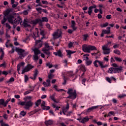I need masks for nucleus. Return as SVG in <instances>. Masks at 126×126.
Wrapping results in <instances>:
<instances>
[{"instance_id":"54","label":"nucleus","mask_w":126,"mask_h":126,"mask_svg":"<svg viewBox=\"0 0 126 126\" xmlns=\"http://www.w3.org/2000/svg\"><path fill=\"white\" fill-rule=\"evenodd\" d=\"M3 118L5 119V120H7V119H8V116L7 115V114H5L3 115Z\"/></svg>"},{"instance_id":"45","label":"nucleus","mask_w":126,"mask_h":126,"mask_svg":"<svg viewBox=\"0 0 126 126\" xmlns=\"http://www.w3.org/2000/svg\"><path fill=\"white\" fill-rule=\"evenodd\" d=\"M18 4H19L18 2L15 1V3L13 4L12 6V7H13L14 8L16 7V6H17V5H18Z\"/></svg>"},{"instance_id":"8","label":"nucleus","mask_w":126,"mask_h":126,"mask_svg":"<svg viewBox=\"0 0 126 126\" xmlns=\"http://www.w3.org/2000/svg\"><path fill=\"white\" fill-rule=\"evenodd\" d=\"M67 93L69 94L67 98L74 100L76 98V91L72 89H69Z\"/></svg>"},{"instance_id":"53","label":"nucleus","mask_w":126,"mask_h":126,"mask_svg":"<svg viewBox=\"0 0 126 126\" xmlns=\"http://www.w3.org/2000/svg\"><path fill=\"white\" fill-rule=\"evenodd\" d=\"M4 51V49H2V47L0 48V53H1L2 55H4V52H3Z\"/></svg>"},{"instance_id":"49","label":"nucleus","mask_w":126,"mask_h":126,"mask_svg":"<svg viewBox=\"0 0 126 126\" xmlns=\"http://www.w3.org/2000/svg\"><path fill=\"white\" fill-rule=\"evenodd\" d=\"M41 104V99H38L37 102L35 103V105L37 107Z\"/></svg>"},{"instance_id":"24","label":"nucleus","mask_w":126,"mask_h":126,"mask_svg":"<svg viewBox=\"0 0 126 126\" xmlns=\"http://www.w3.org/2000/svg\"><path fill=\"white\" fill-rule=\"evenodd\" d=\"M53 54L56 56H58V57H60V58H62L63 57V54L62 53V52H61V50H59L57 52H54Z\"/></svg>"},{"instance_id":"7","label":"nucleus","mask_w":126,"mask_h":126,"mask_svg":"<svg viewBox=\"0 0 126 126\" xmlns=\"http://www.w3.org/2000/svg\"><path fill=\"white\" fill-rule=\"evenodd\" d=\"M44 46L45 47L42 48V51L45 54V55H50V53L49 51H50V50H54V47L49 45V43L47 42L44 43Z\"/></svg>"},{"instance_id":"46","label":"nucleus","mask_w":126,"mask_h":126,"mask_svg":"<svg viewBox=\"0 0 126 126\" xmlns=\"http://www.w3.org/2000/svg\"><path fill=\"white\" fill-rule=\"evenodd\" d=\"M52 106L54 109H55V111H57V110H59L60 109V107L56 106V104H53Z\"/></svg>"},{"instance_id":"36","label":"nucleus","mask_w":126,"mask_h":126,"mask_svg":"<svg viewBox=\"0 0 126 126\" xmlns=\"http://www.w3.org/2000/svg\"><path fill=\"white\" fill-rule=\"evenodd\" d=\"M102 32H103L104 34H110V33H111V31L110 30H103L102 31Z\"/></svg>"},{"instance_id":"64","label":"nucleus","mask_w":126,"mask_h":126,"mask_svg":"<svg viewBox=\"0 0 126 126\" xmlns=\"http://www.w3.org/2000/svg\"><path fill=\"white\" fill-rule=\"evenodd\" d=\"M111 15H107L106 16V19H111Z\"/></svg>"},{"instance_id":"55","label":"nucleus","mask_w":126,"mask_h":126,"mask_svg":"<svg viewBox=\"0 0 126 126\" xmlns=\"http://www.w3.org/2000/svg\"><path fill=\"white\" fill-rule=\"evenodd\" d=\"M14 53V47H12L11 51H9V54H13Z\"/></svg>"},{"instance_id":"56","label":"nucleus","mask_w":126,"mask_h":126,"mask_svg":"<svg viewBox=\"0 0 126 126\" xmlns=\"http://www.w3.org/2000/svg\"><path fill=\"white\" fill-rule=\"evenodd\" d=\"M126 94H120L118 96L119 98H124V97H126Z\"/></svg>"},{"instance_id":"57","label":"nucleus","mask_w":126,"mask_h":126,"mask_svg":"<svg viewBox=\"0 0 126 126\" xmlns=\"http://www.w3.org/2000/svg\"><path fill=\"white\" fill-rule=\"evenodd\" d=\"M28 76L27 75H25V82H27V81H28Z\"/></svg>"},{"instance_id":"15","label":"nucleus","mask_w":126,"mask_h":126,"mask_svg":"<svg viewBox=\"0 0 126 126\" xmlns=\"http://www.w3.org/2000/svg\"><path fill=\"white\" fill-rule=\"evenodd\" d=\"M25 65V63L24 62H22L20 63L18 65H17V71L19 72V71L21 68H23V66Z\"/></svg>"},{"instance_id":"63","label":"nucleus","mask_w":126,"mask_h":126,"mask_svg":"<svg viewBox=\"0 0 126 126\" xmlns=\"http://www.w3.org/2000/svg\"><path fill=\"white\" fill-rule=\"evenodd\" d=\"M9 101H10V98H8L6 101L5 102V104H6V106L7 105V104H8V102H9Z\"/></svg>"},{"instance_id":"61","label":"nucleus","mask_w":126,"mask_h":126,"mask_svg":"<svg viewBox=\"0 0 126 126\" xmlns=\"http://www.w3.org/2000/svg\"><path fill=\"white\" fill-rule=\"evenodd\" d=\"M2 74H4V75H7L8 74V72L6 71H3L2 72Z\"/></svg>"},{"instance_id":"50","label":"nucleus","mask_w":126,"mask_h":126,"mask_svg":"<svg viewBox=\"0 0 126 126\" xmlns=\"http://www.w3.org/2000/svg\"><path fill=\"white\" fill-rule=\"evenodd\" d=\"M114 59L115 60H116L117 62H122V59L119 57H115Z\"/></svg>"},{"instance_id":"20","label":"nucleus","mask_w":126,"mask_h":126,"mask_svg":"<svg viewBox=\"0 0 126 126\" xmlns=\"http://www.w3.org/2000/svg\"><path fill=\"white\" fill-rule=\"evenodd\" d=\"M88 121H89V118H88V117L87 116L84 117L83 118H81V123L82 124H85V123H87Z\"/></svg>"},{"instance_id":"47","label":"nucleus","mask_w":126,"mask_h":126,"mask_svg":"<svg viewBox=\"0 0 126 126\" xmlns=\"http://www.w3.org/2000/svg\"><path fill=\"white\" fill-rule=\"evenodd\" d=\"M46 66H48L49 68H52V67H53V65L51 64V63H46Z\"/></svg>"},{"instance_id":"35","label":"nucleus","mask_w":126,"mask_h":126,"mask_svg":"<svg viewBox=\"0 0 126 126\" xmlns=\"http://www.w3.org/2000/svg\"><path fill=\"white\" fill-rule=\"evenodd\" d=\"M115 113L114 111H110L108 113L107 117H111V116H115Z\"/></svg>"},{"instance_id":"62","label":"nucleus","mask_w":126,"mask_h":126,"mask_svg":"<svg viewBox=\"0 0 126 126\" xmlns=\"http://www.w3.org/2000/svg\"><path fill=\"white\" fill-rule=\"evenodd\" d=\"M5 65H6V64H5V63L4 62V63L0 64V67H2V66H3V67H5Z\"/></svg>"},{"instance_id":"42","label":"nucleus","mask_w":126,"mask_h":126,"mask_svg":"<svg viewBox=\"0 0 126 126\" xmlns=\"http://www.w3.org/2000/svg\"><path fill=\"white\" fill-rule=\"evenodd\" d=\"M92 63V61L91 60H87L86 62V64L87 65H90Z\"/></svg>"},{"instance_id":"4","label":"nucleus","mask_w":126,"mask_h":126,"mask_svg":"<svg viewBox=\"0 0 126 126\" xmlns=\"http://www.w3.org/2000/svg\"><path fill=\"white\" fill-rule=\"evenodd\" d=\"M8 21L11 24H13V25L16 26L18 25L19 23L21 24V22H22V20L21 18L19 16H17V18L14 19V16L10 15L9 17H8Z\"/></svg>"},{"instance_id":"10","label":"nucleus","mask_w":126,"mask_h":126,"mask_svg":"<svg viewBox=\"0 0 126 126\" xmlns=\"http://www.w3.org/2000/svg\"><path fill=\"white\" fill-rule=\"evenodd\" d=\"M34 52V55L33 56L34 61H38L39 60V57L38 55L41 54V51L39 50V49L35 48L32 50Z\"/></svg>"},{"instance_id":"9","label":"nucleus","mask_w":126,"mask_h":126,"mask_svg":"<svg viewBox=\"0 0 126 126\" xmlns=\"http://www.w3.org/2000/svg\"><path fill=\"white\" fill-rule=\"evenodd\" d=\"M15 50L18 53V54L19 55L20 59L22 60L24 59L25 56H26V53H25V50L19 48H16Z\"/></svg>"},{"instance_id":"48","label":"nucleus","mask_w":126,"mask_h":126,"mask_svg":"<svg viewBox=\"0 0 126 126\" xmlns=\"http://www.w3.org/2000/svg\"><path fill=\"white\" fill-rule=\"evenodd\" d=\"M28 11H29V10H26L23 11L22 13L24 14V15H28Z\"/></svg>"},{"instance_id":"3","label":"nucleus","mask_w":126,"mask_h":126,"mask_svg":"<svg viewBox=\"0 0 126 126\" xmlns=\"http://www.w3.org/2000/svg\"><path fill=\"white\" fill-rule=\"evenodd\" d=\"M32 99V96H29L24 98V101H20L19 102V105H21V106H24V108L26 110H29L30 107H32L33 105V102L31 101V99Z\"/></svg>"},{"instance_id":"17","label":"nucleus","mask_w":126,"mask_h":126,"mask_svg":"<svg viewBox=\"0 0 126 126\" xmlns=\"http://www.w3.org/2000/svg\"><path fill=\"white\" fill-rule=\"evenodd\" d=\"M41 107L43 110H49L50 109V106H46V102L44 101L42 102Z\"/></svg>"},{"instance_id":"51","label":"nucleus","mask_w":126,"mask_h":126,"mask_svg":"<svg viewBox=\"0 0 126 126\" xmlns=\"http://www.w3.org/2000/svg\"><path fill=\"white\" fill-rule=\"evenodd\" d=\"M68 75L69 77H72L73 76V72L72 71L68 72Z\"/></svg>"},{"instance_id":"33","label":"nucleus","mask_w":126,"mask_h":126,"mask_svg":"<svg viewBox=\"0 0 126 126\" xmlns=\"http://www.w3.org/2000/svg\"><path fill=\"white\" fill-rule=\"evenodd\" d=\"M32 91H34V87L32 88V89L26 91L25 93H24V94L27 95L28 94L31 93V92Z\"/></svg>"},{"instance_id":"18","label":"nucleus","mask_w":126,"mask_h":126,"mask_svg":"<svg viewBox=\"0 0 126 126\" xmlns=\"http://www.w3.org/2000/svg\"><path fill=\"white\" fill-rule=\"evenodd\" d=\"M7 17H8V13H5L4 14V16L3 17V19L1 21V24L4 25V23L6 22V20H7Z\"/></svg>"},{"instance_id":"37","label":"nucleus","mask_w":126,"mask_h":126,"mask_svg":"<svg viewBox=\"0 0 126 126\" xmlns=\"http://www.w3.org/2000/svg\"><path fill=\"white\" fill-rule=\"evenodd\" d=\"M66 80H69V78L64 77V82L62 83L63 85H65V84H66Z\"/></svg>"},{"instance_id":"38","label":"nucleus","mask_w":126,"mask_h":126,"mask_svg":"<svg viewBox=\"0 0 126 126\" xmlns=\"http://www.w3.org/2000/svg\"><path fill=\"white\" fill-rule=\"evenodd\" d=\"M108 25H109V23L108 22H106L102 25H101L100 27H101V28H104V27H107Z\"/></svg>"},{"instance_id":"31","label":"nucleus","mask_w":126,"mask_h":126,"mask_svg":"<svg viewBox=\"0 0 126 126\" xmlns=\"http://www.w3.org/2000/svg\"><path fill=\"white\" fill-rule=\"evenodd\" d=\"M13 81H14V78L11 77L6 81V83H11V82H13Z\"/></svg>"},{"instance_id":"21","label":"nucleus","mask_w":126,"mask_h":126,"mask_svg":"<svg viewBox=\"0 0 126 126\" xmlns=\"http://www.w3.org/2000/svg\"><path fill=\"white\" fill-rule=\"evenodd\" d=\"M45 124L46 126H52L54 124V121L52 120H49L48 121H45Z\"/></svg>"},{"instance_id":"11","label":"nucleus","mask_w":126,"mask_h":126,"mask_svg":"<svg viewBox=\"0 0 126 126\" xmlns=\"http://www.w3.org/2000/svg\"><path fill=\"white\" fill-rule=\"evenodd\" d=\"M34 67L33 66L30 64H28L23 70L22 71V74H23L25 72H27L29 71L30 70L32 69Z\"/></svg>"},{"instance_id":"43","label":"nucleus","mask_w":126,"mask_h":126,"mask_svg":"<svg viewBox=\"0 0 126 126\" xmlns=\"http://www.w3.org/2000/svg\"><path fill=\"white\" fill-rule=\"evenodd\" d=\"M54 88L55 89V90H56V91H58V92H60V91H63V89L58 90V86H56V85H54Z\"/></svg>"},{"instance_id":"14","label":"nucleus","mask_w":126,"mask_h":126,"mask_svg":"<svg viewBox=\"0 0 126 126\" xmlns=\"http://www.w3.org/2000/svg\"><path fill=\"white\" fill-rule=\"evenodd\" d=\"M68 109H69V105L68 104V103H67L66 107H63L62 108V112L63 115H66L67 116H68V114H66V113H67V111H68Z\"/></svg>"},{"instance_id":"13","label":"nucleus","mask_w":126,"mask_h":126,"mask_svg":"<svg viewBox=\"0 0 126 126\" xmlns=\"http://www.w3.org/2000/svg\"><path fill=\"white\" fill-rule=\"evenodd\" d=\"M53 36L55 39H58V38H60L62 36V32L60 30L57 31L55 32L53 34Z\"/></svg>"},{"instance_id":"34","label":"nucleus","mask_w":126,"mask_h":126,"mask_svg":"<svg viewBox=\"0 0 126 126\" xmlns=\"http://www.w3.org/2000/svg\"><path fill=\"white\" fill-rule=\"evenodd\" d=\"M97 62H99V61L95 60L94 62V66H95V67H98L99 66V63H97Z\"/></svg>"},{"instance_id":"41","label":"nucleus","mask_w":126,"mask_h":126,"mask_svg":"<svg viewBox=\"0 0 126 126\" xmlns=\"http://www.w3.org/2000/svg\"><path fill=\"white\" fill-rule=\"evenodd\" d=\"M105 79L106 80V81H107V82H109V83H112V80L111 79V77H106L105 78Z\"/></svg>"},{"instance_id":"2","label":"nucleus","mask_w":126,"mask_h":126,"mask_svg":"<svg viewBox=\"0 0 126 126\" xmlns=\"http://www.w3.org/2000/svg\"><path fill=\"white\" fill-rule=\"evenodd\" d=\"M40 32V35H41L42 37L40 38V36H39V30L35 28V32L33 33L32 37L35 41V46L38 48H41L43 46V43L41 42V39H43L45 35V31L41 29L39 30Z\"/></svg>"},{"instance_id":"19","label":"nucleus","mask_w":126,"mask_h":126,"mask_svg":"<svg viewBox=\"0 0 126 126\" xmlns=\"http://www.w3.org/2000/svg\"><path fill=\"white\" fill-rule=\"evenodd\" d=\"M96 63H98L99 66H100L101 68H105V67H107V66H108V65L104 64V62L102 61H99V62L97 61Z\"/></svg>"},{"instance_id":"26","label":"nucleus","mask_w":126,"mask_h":126,"mask_svg":"<svg viewBox=\"0 0 126 126\" xmlns=\"http://www.w3.org/2000/svg\"><path fill=\"white\" fill-rule=\"evenodd\" d=\"M90 55L89 54H86L83 55V61H88L89 60V57Z\"/></svg>"},{"instance_id":"1","label":"nucleus","mask_w":126,"mask_h":126,"mask_svg":"<svg viewBox=\"0 0 126 126\" xmlns=\"http://www.w3.org/2000/svg\"><path fill=\"white\" fill-rule=\"evenodd\" d=\"M48 18L46 17H42L41 20L40 19H36L32 21L31 22H29L28 20L25 19L23 22V25L25 28H26V30L29 31V30H31V29L33 28L34 25H36V24L42 22H48Z\"/></svg>"},{"instance_id":"40","label":"nucleus","mask_w":126,"mask_h":126,"mask_svg":"<svg viewBox=\"0 0 126 126\" xmlns=\"http://www.w3.org/2000/svg\"><path fill=\"white\" fill-rule=\"evenodd\" d=\"M113 52L114 53V54H116V55H121V52L119 50H117V49L114 50L113 51Z\"/></svg>"},{"instance_id":"28","label":"nucleus","mask_w":126,"mask_h":126,"mask_svg":"<svg viewBox=\"0 0 126 126\" xmlns=\"http://www.w3.org/2000/svg\"><path fill=\"white\" fill-rule=\"evenodd\" d=\"M26 114H27L26 111H22L20 113V117H25L26 115Z\"/></svg>"},{"instance_id":"16","label":"nucleus","mask_w":126,"mask_h":126,"mask_svg":"<svg viewBox=\"0 0 126 126\" xmlns=\"http://www.w3.org/2000/svg\"><path fill=\"white\" fill-rule=\"evenodd\" d=\"M44 87H48V86H51V80L48 79L46 82H43L42 83Z\"/></svg>"},{"instance_id":"32","label":"nucleus","mask_w":126,"mask_h":126,"mask_svg":"<svg viewBox=\"0 0 126 126\" xmlns=\"http://www.w3.org/2000/svg\"><path fill=\"white\" fill-rule=\"evenodd\" d=\"M88 9V13L89 15H91V14H92V12H93V9L92 7H89Z\"/></svg>"},{"instance_id":"25","label":"nucleus","mask_w":126,"mask_h":126,"mask_svg":"<svg viewBox=\"0 0 126 126\" xmlns=\"http://www.w3.org/2000/svg\"><path fill=\"white\" fill-rule=\"evenodd\" d=\"M80 70H82V71H83V74L82 75H83V74H84V72H85V71H86V69L85 68V66L84 65H81L80 66Z\"/></svg>"},{"instance_id":"60","label":"nucleus","mask_w":126,"mask_h":126,"mask_svg":"<svg viewBox=\"0 0 126 126\" xmlns=\"http://www.w3.org/2000/svg\"><path fill=\"white\" fill-rule=\"evenodd\" d=\"M5 26L7 28H8V29H10L11 28V27H10V25H9V24L7 23L5 24Z\"/></svg>"},{"instance_id":"29","label":"nucleus","mask_w":126,"mask_h":126,"mask_svg":"<svg viewBox=\"0 0 126 126\" xmlns=\"http://www.w3.org/2000/svg\"><path fill=\"white\" fill-rule=\"evenodd\" d=\"M0 105H2L4 107H6V104L4 102V100L3 99H0Z\"/></svg>"},{"instance_id":"6","label":"nucleus","mask_w":126,"mask_h":126,"mask_svg":"<svg viewBox=\"0 0 126 126\" xmlns=\"http://www.w3.org/2000/svg\"><path fill=\"white\" fill-rule=\"evenodd\" d=\"M122 71L123 67L122 66H120L119 68L112 67L108 69L107 72L110 74H113V73H119V72H122Z\"/></svg>"},{"instance_id":"44","label":"nucleus","mask_w":126,"mask_h":126,"mask_svg":"<svg viewBox=\"0 0 126 126\" xmlns=\"http://www.w3.org/2000/svg\"><path fill=\"white\" fill-rule=\"evenodd\" d=\"M83 39L84 41H86V40H87V38L89 37V35L87 34H86L83 35Z\"/></svg>"},{"instance_id":"59","label":"nucleus","mask_w":126,"mask_h":126,"mask_svg":"<svg viewBox=\"0 0 126 126\" xmlns=\"http://www.w3.org/2000/svg\"><path fill=\"white\" fill-rule=\"evenodd\" d=\"M32 57V56L31 55H29L26 59V61H29L31 59Z\"/></svg>"},{"instance_id":"23","label":"nucleus","mask_w":126,"mask_h":126,"mask_svg":"<svg viewBox=\"0 0 126 126\" xmlns=\"http://www.w3.org/2000/svg\"><path fill=\"white\" fill-rule=\"evenodd\" d=\"M37 75H38V70H35L33 76L31 77V79H32V80H35V79H36V77H37Z\"/></svg>"},{"instance_id":"12","label":"nucleus","mask_w":126,"mask_h":126,"mask_svg":"<svg viewBox=\"0 0 126 126\" xmlns=\"http://www.w3.org/2000/svg\"><path fill=\"white\" fill-rule=\"evenodd\" d=\"M102 48L104 55H109L110 54L111 49H110V48H108L107 45H103Z\"/></svg>"},{"instance_id":"30","label":"nucleus","mask_w":126,"mask_h":126,"mask_svg":"<svg viewBox=\"0 0 126 126\" xmlns=\"http://www.w3.org/2000/svg\"><path fill=\"white\" fill-rule=\"evenodd\" d=\"M0 124L1 125V126H9L8 124L3 122V120L0 121Z\"/></svg>"},{"instance_id":"58","label":"nucleus","mask_w":126,"mask_h":126,"mask_svg":"<svg viewBox=\"0 0 126 126\" xmlns=\"http://www.w3.org/2000/svg\"><path fill=\"white\" fill-rule=\"evenodd\" d=\"M10 40H8V39H7V42H6V43H5V47H6V48H8V43H9V41H10Z\"/></svg>"},{"instance_id":"22","label":"nucleus","mask_w":126,"mask_h":126,"mask_svg":"<svg viewBox=\"0 0 126 126\" xmlns=\"http://www.w3.org/2000/svg\"><path fill=\"white\" fill-rule=\"evenodd\" d=\"M98 106L97 105V106H93L92 107H90L87 110V112L88 113L92 112V111H93V110H95V109H97V108H98Z\"/></svg>"},{"instance_id":"39","label":"nucleus","mask_w":126,"mask_h":126,"mask_svg":"<svg viewBox=\"0 0 126 126\" xmlns=\"http://www.w3.org/2000/svg\"><path fill=\"white\" fill-rule=\"evenodd\" d=\"M66 53H67V55H68L69 56H70V55H71V54H74V53H75V51H71L70 50H67Z\"/></svg>"},{"instance_id":"27","label":"nucleus","mask_w":126,"mask_h":126,"mask_svg":"<svg viewBox=\"0 0 126 126\" xmlns=\"http://www.w3.org/2000/svg\"><path fill=\"white\" fill-rule=\"evenodd\" d=\"M71 27L74 31L76 29H77L76 27H75V22L74 21H71Z\"/></svg>"},{"instance_id":"5","label":"nucleus","mask_w":126,"mask_h":126,"mask_svg":"<svg viewBox=\"0 0 126 126\" xmlns=\"http://www.w3.org/2000/svg\"><path fill=\"white\" fill-rule=\"evenodd\" d=\"M82 50L84 53H91V51L96 50L97 48L92 45L84 44L82 46Z\"/></svg>"},{"instance_id":"52","label":"nucleus","mask_w":126,"mask_h":126,"mask_svg":"<svg viewBox=\"0 0 126 126\" xmlns=\"http://www.w3.org/2000/svg\"><path fill=\"white\" fill-rule=\"evenodd\" d=\"M112 66H113V67H115L116 68H119V67H118V64H117L115 63H113L112 64Z\"/></svg>"}]
</instances>
